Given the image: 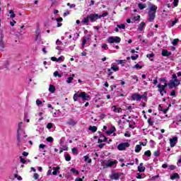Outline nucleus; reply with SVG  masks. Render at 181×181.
Wrapping results in <instances>:
<instances>
[{
    "mask_svg": "<svg viewBox=\"0 0 181 181\" xmlns=\"http://www.w3.org/2000/svg\"><path fill=\"white\" fill-rule=\"evenodd\" d=\"M33 177L35 180H37L39 179V174L35 173Z\"/></svg>",
    "mask_w": 181,
    "mask_h": 181,
    "instance_id": "obj_57",
    "label": "nucleus"
},
{
    "mask_svg": "<svg viewBox=\"0 0 181 181\" xmlns=\"http://www.w3.org/2000/svg\"><path fill=\"white\" fill-rule=\"evenodd\" d=\"M112 69H107V74L108 76H112Z\"/></svg>",
    "mask_w": 181,
    "mask_h": 181,
    "instance_id": "obj_48",
    "label": "nucleus"
},
{
    "mask_svg": "<svg viewBox=\"0 0 181 181\" xmlns=\"http://www.w3.org/2000/svg\"><path fill=\"white\" fill-rule=\"evenodd\" d=\"M117 27L119 29H125V24H117Z\"/></svg>",
    "mask_w": 181,
    "mask_h": 181,
    "instance_id": "obj_39",
    "label": "nucleus"
},
{
    "mask_svg": "<svg viewBox=\"0 0 181 181\" xmlns=\"http://www.w3.org/2000/svg\"><path fill=\"white\" fill-rule=\"evenodd\" d=\"M149 12H155V13H156V9H158V6H156L155 4H151L149 5Z\"/></svg>",
    "mask_w": 181,
    "mask_h": 181,
    "instance_id": "obj_14",
    "label": "nucleus"
},
{
    "mask_svg": "<svg viewBox=\"0 0 181 181\" xmlns=\"http://www.w3.org/2000/svg\"><path fill=\"white\" fill-rule=\"evenodd\" d=\"M65 160H66V162H70V160H71V156H70L69 154L65 155Z\"/></svg>",
    "mask_w": 181,
    "mask_h": 181,
    "instance_id": "obj_32",
    "label": "nucleus"
},
{
    "mask_svg": "<svg viewBox=\"0 0 181 181\" xmlns=\"http://www.w3.org/2000/svg\"><path fill=\"white\" fill-rule=\"evenodd\" d=\"M161 54L164 57H169L172 54V52L167 51V49H163Z\"/></svg>",
    "mask_w": 181,
    "mask_h": 181,
    "instance_id": "obj_15",
    "label": "nucleus"
},
{
    "mask_svg": "<svg viewBox=\"0 0 181 181\" xmlns=\"http://www.w3.org/2000/svg\"><path fill=\"white\" fill-rule=\"evenodd\" d=\"M117 163H118V161L117 160H104L102 163V166H103V169H108V168H117Z\"/></svg>",
    "mask_w": 181,
    "mask_h": 181,
    "instance_id": "obj_3",
    "label": "nucleus"
},
{
    "mask_svg": "<svg viewBox=\"0 0 181 181\" xmlns=\"http://www.w3.org/2000/svg\"><path fill=\"white\" fill-rule=\"evenodd\" d=\"M155 56V54H148L146 55V57H148V59H151V57H153Z\"/></svg>",
    "mask_w": 181,
    "mask_h": 181,
    "instance_id": "obj_58",
    "label": "nucleus"
},
{
    "mask_svg": "<svg viewBox=\"0 0 181 181\" xmlns=\"http://www.w3.org/2000/svg\"><path fill=\"white\" fill-rule=\"evenodd\" d=\"M127 148H129V143L128 142L121 143L117 146L118 151H125Z\"/></svg>",
    "mask_w": 181,
    "mask_h": 181,
    "instance_id": "obj_7",
    "label": "nucleus"
},
{
    "mask_svg": "<svg viewBox=\"0 0 181 181\" xmlns=\"http://www.w3.org/2000/svg\"><path fill=\"white\" fill-rule=\"evenodd\" d=\"M115 129V127L114 129H112L107 132V135H111V134H114V130Z\"/></svg>",
    "mask_w": 181,
    "mask_h": 181,
    "instance_id": "obj_45",
    "label": "nucleus"
},
{
    "mask_svg": "<svg viewBox=\"0 0 181 181\" xmlns=\"http://www.w3.org/2000/svg\"><path fill=\"white\" fill-rule=\"evenodd\" d=\"M132 60H136V59H138V55L136 56H132L131 57Z\"/></svg>",
    "mask_w": 181,
    "mask_h": 181,
    "instance_id": "obj_64",
    "label": "nucleus"
},
{
    "mask_svg": "<svg viewBox=\"0 0 181 181\" xmlns=\"http://www.w3.org/2000/svg\"><path fill=\"white\" fill-rule=\"evenodd\" d=\"M52 170H54L52 172V175L54 176H56V175H57V173L59 172V170H60V167L57 166V167H53Z\"/></svg>",
    "mask_w": 181,
    "mask_h": 181,
    "instance_id": "obj_16",
    "label": "nucleus"
},
{
    "mask_svg": "<svg viewBox=\"0 0 181 181\" xmlns=\"http://www.w3.org/2000/svg\"><path fill=\"white\" fill-rule=\"evenodd\" d=\"M53 141H54V139H53V137H52V136L47 138V142H53Z\"/></svg>",
    "mask_w": 181,
    "mask_h": 181,
    "instance_id": "obj_52",
    "label": "nucleus"
},
{
    "mask_svg": "<svg viewBox=\"0 0 181 181\" xmlns=\"http://www.w3.org/2000/svg\"><path fill=\"white\" fill-rule=\"evenodd\" d=\"M67 6H69V8H76V4H70V3H67Z\"/></svg>",
    "mask_w": 181,
    "mask_h": 181,
    "instance_id": "obj_50",
    "label": "nucleus"
},
{
    "mask_svg": "<svg viewBox=\"0 0 181 181\" xmlns=\"http://www.w3.org/2000/svg\"><path fill=\"white\" fill-rule=\"evenodd\" d=\"M42 103H43V102H42V100H40V99L36 100V104H37V107H40V105Z\"/></svg>",
    "mask_w": 181,
    "mask_h": 181,
    "instance_id": "obj_43",
    "label": "nucleus"
},
{
    "mask_svg": "<svg viewBox=\"0 0 181 181\" xmlns=\"http://www.w3.org/2000/svg\"><path fill=\"white\" fill-rule=\"evenodd\" d=\"M83 159H84L85 162H87V160H88V163H91V162H92V160L90 158H89L88 156H87V155L83 156Z\"/></svg>",
    "mask_w": 181,
    "mask_h": 181,
    "instance_id": "obj_29",
    "label": "nucleus"
},
{
    "mask_svg": "<svg viewBox=\"0 0 181 181\" xmlns=\"http://www.w3.org/2000/svg\"><path fill=\"white\" fill-rule=\"evenodd\" d=\"M146 25H145V22H141L138 27V29L140 32H142V30H144V28H145Z\"/></svg>",
    "mask_w": 181,
    "mask_h": 181,
    "instance_id": "obj_23",
    "label": "nucleus"
},
{
    "mask_svg": "<svg viewBox=\"0 0 181 181\" xmlns=\"http://www.w3.org/2000/svg\"><path fill=\"white\" fill-rule=\"evenodd\" d=\"M8 13L11 14V15H10V18H11V19H13V18H15V16H16V15H15V13H13V10H10V11H8Z\"/></svg>",
    "mask_w": 181,
    "mask_h": 181,
    "instance_id": "obj_31",
    "label": "nucleus"
},
{
    "mask_svg": "<svg viewBox=\"0 0 181 181\" xmlns=\"http://www.w3.org/2000/svg\"><path fill=\"white\" fill-rule=\"evenodd\" d=\"M89 131H91L92 132H97V127L90 126L89 127Z\"/></svg>",
    "mask_w": 181,
    "mask_h": 181,
    "instance_id": "obj_28",
    "label": "nucleus"
},
{
    "mask_svg": "<svg viewBox=\"0 0 181 181\" xmlns=\"http://www.w3.org/2000/svg\"><path fill=\"white\" fill-rule=\"evenodd\" d=\"M39 148L40 149H45V148H46V145L41 144L39 145Z\"/></svg>",
    "mask_w": 181,
    "mask_h": 181,
    "instance_id": "obj_55",
    "label": "nucleus"
},
{
    "mask_svg": "<svg viewBox=\"0 0 181 181\" xmlns=\"http://www.w3.org/2000/svg\"><path fill=\"white\" fill-rule=\"evenodd\" d=\"M68 15H70V11H66L64 13V16L66 17Z\"/></svg>",
    "mask_w": 181,
    "mask_h": 181,
    "instance_id": "obj_62",
    "label": "nucleus"
},
{
    "mask_svg": "<svg viewBox=\"0 0 181 181\" xmlns=\"http://www.w3.org/2000/svg\"><path fill=\"white\" fill-rule=\"evenodd\" d=\"M139 172H145V167L144 166V163H141L138 166Z\"/></svg>",
    "mask_w": 181,
    "mask_h": 181,
    "instance_id": "obj_20",
    "label": "nucleus"
},
{
    "mask_svg": "<svg viewBox=\"0 0 181 181\" xmlns=\"http://www.w3.org/2000/svg\"><path fill=\"white\" fill-rule=\"evenodd\" d=\"M154 122H155L152 121V118H149V119H148V124L151 127L153 126Z\"/></svg>",
    "mask_w": 181,
    "mask_h": 181,
    "instance_id": "obj_38",
    "label": "nucleus"
},
{
    "mask_svg": "<svg viewBox=\"0 0 181 181\" xmlns=\"http://www.w3.org/2000/svg\"><path fill=\"white\" fill-rule=\"evenodd\" d=\"M180 84V81L177 80V76L176 74H173L172 76V79L170 81V82L168 83H165L164 85H162L160 83H158L157 85V87L158 88V93H160V95L163 97V93L164 94H166L165 88L166 87H169V88L172 89L173 87L175 88Z\"/></svg>",
    "mask_w": 181,
    "mask_h": 181,
    "instance_id": "obj_1",
    "label": "nucleus"
},
{
    "mask_svg": "<svg viewBox=\"0 0 181 181\" xmlns=\"http://www.w3.org/2000/svg\"><path fill=\"white\" fill-rule=\"evenodd\" d=\"M145 177V175L144 174H137L136 175V179H144Z\"/></svg>",
    "mask_w": 181,
    "mask_h": 181,
    "instance_id": "obj_36",
    "label": "nucleus"
},
{
    "mask_svg": "<svg viewBox=\"0 0 181 181\" xmlns=\"http://www.w3.org/2000/svg\"><path fill=\"white\" fill-rule=\"evenodd\" d=\"M49 91L52 93H54V91H56V87L53 85H49Z\"/></svg>",
    "mask_w": 181,
    "mask_h": 181,
    "instance_id": "obj_26",
    "label": "nucleus"
},
{
    "mask_svg": "<svg viewBox=\"0 0 181 181\" xmlns=\"http://www.w3.org/2000/svg\"><path fill=\"white\" fill-rule=\"evenodd\" d=\"M55 21H57V22H63V18L59 17L58 18H56Z\"/></svg>",
    "mask_w": 181,
    "mask_h": 181,
    "instance_id": "obj_61",
    "label": "nucleus"
},
{
    "mask_svg": "<svg viewBox=\"0 0 181 181\" xmlns=\"http://www.w3.org/2000/svg\"><path fill=\"white\" fill-rule=\"evenodd\" d=\"M111 111H112L113 112L119 114L122 112V108L117 107L116 105H113L111 107Z\"/></svg>",
    "mask_w": 181,
    "mask_h": 181,
    "instance_id": "obj_11",
    "label": "nucleus"
},
{
    "mask_svg": "<svg viewBox=\"0 0 181 181\" xmlns=\"http://www.w3.org/2000/svg\"><path fill=\"white\" fill-rule=\"evenodd\" d=\"M20 160L21 163H26V160L22 158V156H20Z\"/></svg>",
    "mask_w": 181,
    "mask_h": 181,
    "instance_id": "obj_56",
    "label": "nucleus"
},
{
    "mask_svg": "<svg viewBox=\"0 0 181 181\" xmlns=\"http://www.w3.org/2000/svg\"><path fill=\"white\" fill-rule=\"evenodd\" d=\"M134 69H136L137 70H141L142 69V66L139 65V64H136L134 66Z\"/></svg>",
    "mask_w": 181,
    "mask_h": 181,
    "instance_id": "obj_42",
    "label": "nucleus"
},
{
    "mask_svg": "<svg viewBox=\"0 0 181 181\" xmlns=\"http://www.w3.org/2000/svg\"><path fill=\"white\" fill-rule=\"evenodd\" d=\"M73 155H78V148H73L71 149Z\"/></svg>",
    "mask_w": 181,
    "mask_h": 181,
    "instance_id": "obj_30",
    "label": "nucleus"
},
{
    "mask_svg": "<svg viewBox=\"0 0 181 181\" xmlns=\"http://www.w3.org/2000/svg\"><path fill=\"white\" fill-rule=\"evenodd\" d=\"M179 43V39L176 38L172 42L173 46H176Z\"/></svg>",
    "mask_w": 181,
    "mask_h": 181,
    "instance_id": "obj_35",
    "label": "nucleus"
},
{
    "mask_svg": "<svg viewBox=\"0 0 181 181\" xmlns=\"http://www.w3.org/2000/svg\"><path fill=\"white\" fill-rule=\"evenodd\" d=\"M121 175H122L121 173H116L115 171H112L111 175H110V177L111 180H119Z\"/></svg>",
    "mask_w": 181,
    "mask_h": 181,
    "instance_id": "obj_6",
    "label": "nucleus"
},
{
    "mask_svg": "<svg viewBox=\"0 0 181 181\" xmlns=\"http://www.w3.org/2000/svg\"><path fill=\"white\" fill-rule=\"evenodd\" d=\"M56 45H57V46H60V45H63V42H62V41H60L59 39L57 40L56 41Z\"/></svg>",
    "mask_w": 181,
    "mask_h": 181,
    "instance_id": "obj_54",
    "label": "nucleus"
},
{
    "mask_svg": "<svg viewBox=\"0 0 181 181\" xmlns=\"http://www.w3.org/2000/svg\"><path fill=\"white\" fill-rule=\"evenodd\" d=\"M177 22V19L175 18V21H172L171 25H170V28H173V26H175V25H176Z\"/></svg>",
    "mask_w": 181,
    "mask_h": 181,
    "instance_id": "obj_41",
    "label": "nucleus"
},
{
    "mask_svg": "<svg viewBox=\"0 0 181 181\" xmlns=\"http://www.w3.org/2000/svg\"><path fill=\"white\" fill-rule=\"evenodd\" d=\"M90 37H91L90 35H87L85 37V38L82 41V47H84V46H86V44L87 43V42L90 40Z\"/></svg>",
    "mask_w": 181,
    "mask_h": 181,
    "instance_id": "obj_13",
    "label": "nucleus"
},
{
    "mask_svg": "<svg viewBox=\"0 0 181 181\" xmlns=\"http://www.w3.org/2000/svg\"><path fill=\"white\" fill-rule=\"evenodd\" d=\"M47 175H52V167H49V169L48 171H47Z\"/></svg>",
    "mask_w": 181,
    "mask_h": 181,
    "instance_id": "obj_63",
    "label": "nucleus"
},
{
    "mask_svg": "<svg viewBox=\"0 0 181 181\" xmlns=\"http://www.w3.org/2000/svg\"><path fill=\"white\" fill-rule=\"evenodd\" d=\"M68 125H70L71 127H74L76 124H77V122L76 120L71 119L67 122Z\"/></svg>",
    "mask_w": 181,
    "mask_h": 181,
    "instance_id": "obj_17",
    "label": "nucleus"
},
{
    "mask_svg": "<svg viewBox=\"0 0 181 181\" xmlns=\"http://www.w3.org/2000/svg\"><path fill=\"white\" fill-rule=\"evenodd\" d=\"M54 77H57L59 76V77H62V75L59 74V71L54 72Z\"/></svg>",
    "mask_w": 181,
    "mask_h": 181,
    "instance_id": "obj_60",
    "label": "nucleus"
},
{
    "mask_svg": "<svg viewBox=\"0 0 181 181\" xmlns=\"http://www.w3.org/2000/svg\"><path fill=\"white\" fill-rule=\"evenodd\" d=\"M160 155V151L158 150V151H156L154 153H153V156H156V157H158Z\"/></svg>",
    "mask_w": 181,
    "mask_h": 181,
    "instance_id": "obj_40",
    "label": "nucleus"
},
{
    "mask_svg": "<svg viewBox=\"0 0 181 181\" xmlns=\"http://www.w3.org/2000/svg\"><path fill=\"white\" fill-rule=\"evenodd\" d=\"M138 8H139L140 10L142 11L143 9H145V8H146V4L139 3L138 4Z\"/></svg>",
    "mask_w": 181,
    "mask_h": 181,
    "instance_id": "obj_25",
    "label": "nucleus"
},
{
    "mask_svg": "<svg viewBox=\"0 0 181 181\" xmlns=\"http://www.w3.org/2000/svg\"><path fill=\"white\" fill-rule=\"evenodd\" d=\"M40 33H37V31L36 32V35H35V42H37V43H40Z\"/></svg>",
    "mask_w": 181,
    "mask_h": 181,
    "instance_id": "obj_24",
    "label": "nucleus"
},
{
    "mask_svg": "<svg viewBox=\"0 0 181 181\" xmlns=\"http://www.w3.org/2000/svg\"><path fill=\"white\" fill-rule=\"evenodd\" d=\"M71 172L72 173H76V175H78V171L77 170L74 169V168H71Z\"/></svg>",
    "mask_w": 181,
    "mask_h": 181,
    "instance_id": "obj_49",
    "label": "nucleus"
},
{
    "mask_svg": "<svg viewBox=\"0 0 181 181\" xmlns=\"http://www.w3.org/2000/svg\"><path fill=\"white\" fill-rule=\"evenodd\" d=\"M14 177H16L18 180H22V177H21L18 174H15Z\"/></svg>",
    "mask_w": 181,
    "mask_h": 181,
    "instance_id": "obj_53",
    "label": "nucleus"
},
{
    "mask_svg": "<svg viewBox=\"0 0 181 181\" xmlns=\"http://www.w3.org/2000/svg\"><path fill=\"white\" fill-rule=\"evenodd\" d=\"M107 141V137L104 136L103 134H100L99 139H98V142H106Z\"/></svg>",
    "mask_w": 181,
    "mask_h": 181,
    "instance_id": "obj_18",
    "label": "nucleus"
},
{
    "mask_svg": "<svg viewBox=\"0 0 181 181\" xmlns=\"http://www.w3.org/2000/svg\"><path fill=\"white\" fill-rule=\"evenodd\" d=\"M133 80H136V81H138V76L136 75H134L131 76Z\"/></svg>",
    "mask_w": 181,
    "mask_h": 181,
    "instance_id": "obj_59",
    "label": "nucleus"
},
{
    "mask_svg": "<svg viewBox=\"0 0 181 181\" xmlns=\"http://www.w3.org/2000/svg\"><path fill=\"white\" fill-rule=\"evenodd\" d=\"M73 79H74L73 77L69 76L66 80L67 84H71V83H73Z\"/></svg>",
    "mask_w": 181,
    "mask_h": 181,
    "instance_id": "obj_33",
    "label": "nucleus"
},
{
    "mask_svg": "<svg viewBox=\"0 0 181 181\" xmlns=\"http://www.w3.org/2000/svg\"><path fill=\"white\" fill-rule=\"evenodd\" d=\"M107 43L112 45V43H119L121 42V37L118 36H116V37L110 36L107 38Z\"/></svg>",
    "mask_w": 181,
    "mask_h": 181,
    "instance_id": "obj_5",
    "label": "nucleus"
},
{
    "mask_svg": "<svg viewBox=\"0 0 181 181\" xmlns=\"http://www.w3.org/2000/svg\"><path fill=\"white\" fill-rule=\"evenodd\" d=\"M180 176L177 173H174L173 175H170L171 180H175V179H179Z\"/></svg>",
    "mask_w": 181,
    "mask_h": 181,
    "instance_id": "obj_27",
    "label": "nucleus"
},
{
    "mask_svg": "<svg viewBox=\"0 0 181 181\" xmlns=\"http://www.w3.org/2000/svg\"><path fill=\"white\" fill-rule=\"evenodd\" d=\"M88 16H87L86 18H83L81 21V23H83V25H86V26H88V25L90 23V21H88Z\"/></svg>",
    "mask_w": 181,
    "mask_h": 181,
    "instance_id": "obj_19",
    "label": "nucleus"
},
{
    "mask_svg": "<svg viewBox=\"0 0 181 181\" xmlns=\"http://www.w3.org/2000/svg\"><path fill=\"white\" fill-rule=\"evenodd\" d=\"M156 16V13L148 11V22H153V21H155Z\"/></svg>",
    "mask_w": 181,
    "mask_h": 181,
    "instance_id": "obj_10",
    "label": "nucleus"
},
{
    "mask_svg": "<svg viewBox=\"0 0 181 181\" xmlns=\"http://www.w3.org/2000/svg\"><path fill=\"white\" fill-rule=\"evenodd\" d=\"M118 64H122V66L125 64V60H118L117 61Z\"/></svg>",
    "mask_w": 181,
    "mask_h": 181,
    "instance_id": "obj_44",
    "label": "nucleus"
},
{
    "mask_svg": "<svg viewBox=\"0 0 181 181\" xmlns=\"http://www.w3.org/2000/svg\"><path fill=\"white\" fill-rule=\"evenodd\" d=\"M111 70H112L113 71H118L119 70V67L117 66V65H116V64H112V65H111Z\"/></svg>",
    "mask_w": 181,
    "mask_h": 181,
    "instance_id": "obj_21",
    "label": "nucleus"
},
{
    "mask_svg": "<svg viewBox=\"0 0 181 181\" xmlns=\"http://www.w3.org/2000/svg\"><path fill=\"white\" fill-rule=\"evenodd\" d=\"M173 4L175 7L177 6V5H179V0H174Z\"/></svg>",
    "mask_w": 181,
    "mask_h": 181,
    "instance_id": "obj_46",
    "label": "nucleus"
},
{
    "mask_svg": "<svg viewBox=\"0 0 181 181\" xmlns=\"http://www.w3.org/2000/svg\"><path fill=\"white\" fill-rule=\"evenodd\" d=\"M142 95L138 94V93H133L132 95V100L133 101H141L142 100Z\"/></svg>",
    "mask_w": 181,
    "mask_h": 181,
    "instance_id": "obj_9",
    "label": "nucleus"
},
{
    "mask_svg": "<svg viewBox=\"0 0 181 181\" xmlns=\"http://www.w3.org/2000/svg\"><path fill=\"white\" fill-rule=\"evenodd\" d=\"M102 48L104 49L105 50L108 49V45L107 44H103L102 45Z\"/></svg>",
    "mask_w": 181,
    "mask_h": 181,
    "instance_id": "obj_51",
    "label": "nucleus"
},
{
    "mask_svg": "<svg viewBox=\"0 0 181 181\" xmlns=\"http://www.w3.org/2000/svg\"><path fill=\"white\" fill-rule=\"evenodd\" d=\"M22 125H23V122H21L18 124V129H17V145L18 146H21V145H23V144H26L25 140L21 139V129L22 128Z\"/></svg>",
    "mask_w": 181,
    "mask_h": 181,
    "instance_id": "obj_4",
    "label": "nucleus"
},
{
    "mask_svg": "<svg viewBox=\"0 0 181 181\" xmlns=\"http://www.w3.org/2000/svg\"><path fill=\"white\" fill-rule=\"evenodd\" d=\"M88 19H90V22H94L95 19H99L98 14H90L88 16Z\"/></svg>",
    "mask_w": 181,
    "mask_h": 181,
    "instance_id": "obj_12",
    "label": "nucleus"
},
{
    "mask_svg": "<svg viewBox=\"0 0 181 181\" xmlns=\"http://www.w3.org/2000/svg\"><path fill=\"white\" fill-rule=\"evenodd\" d=\"M141 150H142V146H141V145L139 144H137L135 147L134 152H136V153H139V152H141Z\"/></svg>",
    "mask_w": 181,
    "mask_h": 181,
    "instance_id": "obj_22",
    "label": "nucleus"
},
{
    "mask_svg": "<svg viewBox=\"0 0 181 181\" xmlns=\"http://www.w3.org/2000/svg\"><path fill=\"white\" fill-rule=\"evenodd\" d=\"M73 98L74 101H80V98H82L83 101H88L91 97L90 95H87L86 92H81L80 93H75Z\"/></svg>",
    "mask_w": 181,
    "mask_h": 181,
    "instance_id": "obj_2",
    "label": "nucleus"
},
{
    "mask_svg": "<svg viewBox=\"0 0 181 181\" xmlns=\"http://www.w3.org/2000/svg\"><path fill=\"white\" fill-rule=\"evenodd\" d=\"M99 19H101V18H105V16H108V13L105 12L102 15H99Z\"/></svg>",
    "mask_w": 181,
    "mask_h": 181,
    "instance_id": "obj_34",
    "label": "nucleus"
},
{
    "mask_svg": "<svg viewBox=\"0 0 181 181\" xmlns=\"http://www.w3.org/2000/svg\"><path fill=\"white\" fill-rule=\"evenodd\" d=\"M144 155L149 158V157H151V155H152V153H151V151L148 150L144 152Z\"/></svg>",
    "mask_w": 181,
    "mask_h": 181,
    "instance_id": "obj_37",
    "label": "nucleus"
},
{
    "mask_svg": "<svg viewBox=\"0 0 181 181\" xmlns=\"http://www.w3.org/2000/svg\"><path fill=\"white\" fill-rule=\"evenodd\" d=\"M52 127H53V124H52V123H48V124H47V128L48 129H52Z\"/></svg>",
    "mask_w": 181,
    "mask_h": 181,
    "instance_id": "obj_47",
    "label": "nucleus"
},
{
    "mask_svg": "<svg viewBox=\"0 0 181 181\" xmlns=\"http://www.w3.org/2000/svg\"><path fill=\"white\" fill-rule=\"evenodd\" d=\"M177 144V136H174L172 139H170V148H175Z\"/></svg>",
    "mask_w": 181,
    "mask_h": 181,
    "instance_id": "obj_8",
    "label": "nucleus"
}]
</instances>
